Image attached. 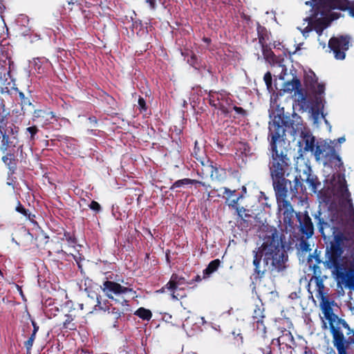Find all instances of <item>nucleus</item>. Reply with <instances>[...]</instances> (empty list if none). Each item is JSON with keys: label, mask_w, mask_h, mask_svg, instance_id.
Returning <instances> with one entry per match:
<instances>
[{"label": "nucleus", "mask_w": 354, "mask_h": 354, "mask_svg": "<svg viewBox=\"0 0 354 354\" xmlns=\"http://www.w3.org/2000/svg\"><path fill=\"white\" fill-rule=\"evenodd\" d=\"M8 62H9V70H10L11 64H13V62H11L10 59L8 60ZM4 74H6V75H9L10 71H7L6 69L3 66H1L0 67V77L3 76Z\"/></svg>", "instance_id": "e2e57ef3"}, {"label": "nucleus", "mask_w": 354, "mask_h": 354, "mask_svg": "<svg viewBox=\"0 0 354 354\" xmlns=\"http://www.w3.org/2000/svg\"><path fill=\"white\" fill-rule=\"evenodd\" d=\"M136 316L139 317L143 320L149 321L152 317V313L150 310L146 309L143 307L139 308L134 313Z\"/></svg>", "instance_id": "72a5a7b5"}, {"label": "nucleus", "mask_w": 354, "mask_h": 354, "mask_svg": "<svg viewBox=\"0 0 354 354\" xmlns=\"http://www.w3.org/2000/svg\"><path fill=\"white\" fill-rule=\"evenodd\" d=\"M145 2L149 4V8L152 10L156 9V0H145Z\"/></svg>", "instance_id": "338daca9"}, {"label": "nucleus", "mask_w": 354, "mask_h": 354, "mask_svg": "<svg viewBox=\"0 0 354 354\" xmlns=\"http://www.w3.org/2000/svg\"><path fill=\"white\" fill-rule=\"evenodd\" d=\"M279 126V129L283 131L281 136L279 139V142L288 143L286 141V131H290L291 135L295 136L300 134L306 130L301 117L297 113H294L291 117L278 115L274 116L272 122L269 123L268 138L271 139L270 129L274 126Z\"/></svg>", "instance_id": "20e7f679"}, {"label": "nucleus", "mask_w": 354, "mask_h": 354, "mask_svg": "<svg viewBox=\"0 0 354 354\" xmlns=\"http://www.w3.org/2000/svg\"><path fill=\"white\" fill-rule=\"evenodd\" d=\"M299 248L301 251L306 252H310L311 250L310 243L303 239H301L299 243Z\"/></svg>", "instance_id": "3c124183"}, {"label": "nucleus", "mask_w": 354, "mask_h": 354, "mask_svg": "<svg viewBox=\"0 0 354 354\" xmlns=\"http://www.w3.org/2000/svg\"><path fill=\"white\" fill-rule=\"evenodd\" d=\"M309 172L306 174V178L305 179L306 183L308 185L311 191L313 193H316L319 188L321 186V182L319 180L317 176L310 173V169H309Z\"/></svg>", "instance_id": "b1692460"}, {"label": "nucleus", "mask_w": 354, "mask_h": 354, "mask_svg": "<svg viewBox=\"0 0 354 354\" xmlns=\"http://www.w3.org/2000/svg\"><path fill=\"white\" fill-rule=\"evenodd\" d=\"M316 160L324 158V165L340 171H345L343 161L334 146L324 141L318 142L314 153Z\"/></svg>", "instance_id": "39448f33"}, {"label": "nucleus", "mask_w": 354, "mask_h": 354, "mask_svg": "<svg viewBox=\"0 0 354 354\" xmlns=\"http://www.w3.org/2000/svg\"><path fill=\"white\" fill-rule=\"evenodd\" d=\"M282 236L273 227H267L263 232V243L257 251L253 250L255 279L263 278L266 271L279 272L285 269L288 254Z\"/></svg>", "instance_id": "f03ea898"}, {"label": "nucleus", "mask_w": 354, "mask_h": 354, "mask_svg": "<svg viewBox=\"0 0 354 354\" xmlns=\"http://www.w3.org/2000/svg\"><path fill=\"white\" fill-rule=\"evenodd\" d=\"M32 324L33 326V330H32V334H35L36 335V333H37V331L39 330V326L37 324V323L34 320H32Z\"/></svg>", "instance_id": "774afa93"}, {"label": "nucleus", "mask_w": 354, "mask_h": 354, "mask_svg": "<svg viewBox=\"0 0 354 354\" xmlns=\"http://www.w3.org/2000/svg\"><path fill=\"white\" fill-rule=\"evenodd\" d=\"M325 91V85L324 84H318L315 92L316 93V95H322L324 93Z\"/></svg>", "instance_id": "680f3d73"}, {"label": "nucleus", "mask_w": 354, "mask_h": 354, "mask_svg": "<svg viewBox=\"0 0 354 354\" xmlns=\"http://www.w3.org/2000/svg\"><path fill=\"white\" fill-rule=\"evenodd\" d=\"M337 324L338 325H341L343 328H344L345 329H347L348 330V332L347 333V335H349L351 333L353 334V333L354 331H353L351 328H350V326L349 325L347 324V322L343 319H341V318H337Z\"/></svg>", "instance_id": "5fc2aeb1"}, {"label": "nucleus", "mask_w": 354, "mask_h": 354, "mask_svg": "<svg viewBox=\"0 0 354 354\" xmlns=\"http://www.w3.org/2000/svg\"><path fill=\"white\" fill-rule=\"evenodd\" d=\"M168 285H169V281L164 286H162L160 290H157V292L165 293V292L169 291L171 294V290H173L174 288H170Z\"/></svg>", "instance_id": "69168bd1"}, {"label": "nucleus", "mask_w": 354, "mask_h": 354, "mask_svg": "<svg viewBox=\"0 0 354 354\" xmlns=\"http://www.w3.org/2000/svg\"><path fill=\"white\" fill-rule=\"evenodd\" d=\"M263 55L266 59H272L274 57V54L273 51L271 50L270 47L268 46V44H266V46H261Z\"/></svg>", "instance_id": "c03bdc74"}, {"label": "nucleus", "mask_w": 354, "mask_h": 354, "mask_svg": "<svg viewBox=\"0 0 354 354\" xmlns=\"http://www.w3.org/2000/svg\"><path fill=\"white\" fill-rule=\"evenodd\" d=\"M308 22V26L305 27L301 32L304 37H308L309 33L313 30V17H308L305 19Z\"/></svg>", "instance_id": "a19ab883"}, {"label": "nucleus", "mask_w": 354, "mask_h": 354, "mask_svg": "<svg viewBox=\"0 0 354 354\" xmlns=\"http://www.w3.org/2000/svg\"><path fill=\"white\" fill-rule=\"evenodd\" d=\"M330 333L333 335V345L337 348L338 354H348L347 348L351 344H354V332L346 339L340 328L331 324Z\"/></svg>", "instance_id": "6e6552de"}, {"label": "nucleus", "mask_w": 354, "mask_h": 354, "mask_svg": "<svg viewBox=\"0 0 354 354\" xmlns=\"http://www.w3.org/2000/svg\"><path fill=\"white\" fill-rule=\"evenodd\" d=\"M7 81L6 75L4 74L3 76L0 77V93H9V89L8 87L4 86L5 82Z\"/></svg>", "instance_id": "603ef678"}, {"label": "nucleus", "mask_w": 354, "mask_h": 354, "mask_svg": "<svg viewBox=\"0 0 354 354\" xmlns=\"http://www.w3.org/2000/svg\"><path fill=\"white\" fill-rule=\"evenodd\" d=\"M323 101L324 100L322 95H315L314 104L312 106V112L315 118H317L320 113L322 114V118H324V115L322 111L324 109Z\"/></svg>", "instance_id": "393cba45"}, {"label": "nucleus", "mask_w": 354, "mask_h": 354, "mask_svg": "<svg viewBox=\"0 0 354 354\" xmlns=\"http://www.w3.org/2000/svg\"><path fill=\"white\" fill-rule=\"evenodd\" d=\"M62 239L66 240L68 244L73 247H74L77 243V239L74 233H71L70 232L65 231L64 233V237Z\"/></svg>", "instance_id": "58836bf2"}, {"label": "nucleus", "mask_w": 354, "mask_h": 354, "mask_svg": "<svg viewBox=\"0 0 354 354\" xmlns=\"http://www.w3.org/2000/svg\"><path fill=\"white\" fill-rule=\"evenodd\" d=\"M295 214H296V217L299 223V230L301 233L305 235L306 239H309L314 234V225L308 212H306L303 216L300 215V213H295L294 212L293 217L295 216ZM284 224L286 225V227H289L290 230H293L295 228L294 223L292 227H290L286 223H284Z\"/></svg>", "instance_id": "9d476101"}, {"label": "nucleus", "mask_w": 354, "mask_h": 354, "mask_svg": "<svg viewBox=\"0 0 354 354\" xmlns=\"http://www.w3.org/2000/svg\"><path fill=\"white\" fill-rule=\"evenodd\" d=\"M220 265L221 261L218 259L211 261L207 268L203 270V278H207L216 272L218 269Z\"/></svg>", "instance_id": "cd10ccee"}, {"label": "nucleus", "mask_w": 354, "mask_h": 354, "mask_svg": "<svg viewBox=\"0 0 354 354\" xmlns=\"http://www.w3.org/2000/svg\"><path fill=\"white\" fill-rule=\"evenodd\" d=\"M241 197H242L241 195L232 196L230 198V200L228 201L227 205L230 206V207H233V208L236 207L238 202H239V201L240 200V198Z\"/></svg>", "instance_id": "4d7b16f0"}, {"label": "nucleus", "mask_w": 354, "mask_h": 354, "mask_svg": "<svg viewBox=\"0 0 354 354\" xmlns=\"http://www.w3.org/2000/svg\"><path fill=\"white\" fill-rule=\"evenodd\" d=\"M190 185H201L203 187H205L206 188L209 187V185H207L205 183L195 180V179H190Z\"/></svg>", "instance_id": "0e129e2a"}, {"label": "nucleus", "mask_w": 354, "mask_h": 354, "mask_svg": "<svg viewBox=\"0 0 354 354\" xmlns=\"http://www.w3.org/2000/svg\"><path fill=\"white\" fill-rule=\"evenodd\" d=\"M264 317L265 316L263 315V309L258 306H256L252 315V322L263 319Z\"/></svg>", "instance_id": "79ce46f5"}, {"label": "nucleus", "mask_w": 354, "mask_h": 354, "mask_svg": "<svg viewBox=\"0 0 354 354\" xmlns=\"http://www.w3.org/2000/svg\"><path fill=\"white\" fill-rule=\"evenodd\" d=\"M264 82L267 86L268 88H270L272 86V75L270 72H267L263 77Z\"/></svg>", "instance_id": "bf43d9fd"}, {"label": "nucleus", "mask_w": 354, "mask_h": 354, "mask_svg": "<svg viewBox=\"0 0 354 354\" xmlns=\"http://www.w3.org/2000/svg\"><path fill=\"white\" fill-rule=\"evenodd\" d=\"M337 191L342 195H344L345 194H346L348 192V188H347V185H346V180L344 178H343L342 180H339L338 181Z\"/></svg>", "instance_id": "49530a36"}, {"label": "nucleus", "mask_w": 354, "mask_h": 354, "mask_svg": "<svg viewBox=\"0 0 354 354\" xmlns=\"http://www.w3.org/2000/svg\"><path fill=\"white\" fill-rule=\"evenodd\" d=\"M15 210L24 215L26 218H28L30 221L33 222L34 218L35 217V214H32L29 212L28 209H26L24 205L20 203V201H17V205L15 207Z\"/></svg>", "instance_id": "473e14b6"}, {"label": "nucleus", "mask_w": 354, "mask_h": 354, "mask_svg": "<svg viewBox=\"0 0 354 354\" xmlns=\"http://www.w3.org/2000/svg\"><path fill=\"white\" fill-rule=\"evenodd\" d=\"M350 37L347 35L333 37L329 39L328 47L333 52L337 59L342 60L346 57L345 52L348 49Z\"/></svg>", "instance_id": "1a4fd4ad"}, {"label": "nucleus", "mask_w": 354, "mask_h": 354, "mask_svg": "<svg viewBox=\"0 0 354 354\" xmlns=\"http://www.w3.org/2000/svg\"><path fill=\"white\" fill-rule=\"evenodd\" d=\"M280 133H283V131L279 129V126H274L270 129L268 166L278 209L283 215V223L292 227L294 209L290 201L287 200L288 188L292 198L297 196L299 187L302 193L306 190V187L297 176L294 179V187H292L291 181L287 178L292 169L290 158L291 149L289 142L288 143L279 142L282 135Z\"/></svg>", "instance_id": "f257e3e1"}, {"label": "nucleus", "mask_w": 354, "mask_h": 354, "mask_svg": "<svg viewBox=\"0 0 354 354\" xmlns=\"http://www.w3.org/2000/svg\"><path fill=\"white\" fill-rule=\"evenodd\" d=\"M354 8V3H351L348 0H329L320 10L323 11H330L331 10L339 9L341 10H348L349 14L353 17L351 10Z\"/></svg>", "instance_id": "4468645a"}, {"label": "nucleus", "mask_w": 354, "mask_h": 354, "mask_svg": "<svg viewBox=\"0 0 354 354\" xmlns=\"http://www.w3.org/2000/svg\"><path fill=\"white\" fill-rule=\"evenodd\" d=\"M313 216L321 236L324 240H326V236L324 233V230L330 227V224L326 221V215L319 210L313 215Z\"/></svg>", "instance_id": "a211bd4d"}, {"label": "nucleus", "mask_w": 354, "mask_h": 354, "mask_svg": "<svg viewBox=\"0 0 354 354\" xmlns=\"http://www.w3.org/2000/svg\"><path fill=\"white\" fill-rule=\"evenodd\" d=\"M19 128L13 123L8 127L0 129V151L5 153L7 151H12L15 147L22 151L23 145H19Z\"/></svg>", "instance_id": "423d86ee"}, {"label": "nucleus", "mask_w": 354, "mask_h": 354, "mask_svg": "<svg viewBox=\"0 0 354 354\" xmlns=\"http://www.w3.org/2000/svg\"><path fill=\"white\" fill-rule=\"evenodd\" d=\"M328 25V22L324 19H314L313 17V29L317 32L318 37L322 35L324 30L326 28Z\"/></svg>", "instance_id": "bb28decb"}, {"label": "nucleus", "mask_w": 354, "mask_h": 354, "mask_svg": "<svg viewBox=\"0 0 354 354\" xmlns=\"http://www.w3.org/2000/svg\"><path fill=\"white\" fill-rule=\"evenodd\" d=\"M298 95L297 101L301 104V105H305L307 103V95L306 92L304 89L301 87H299L298 89L295 91V95Z\"/></svg>", "instance_id": "4c0bfd02"}, {"label": "nucleus", "mask_w": 354, "mask_h": 354, "mask_svg": "<svg viewBox=\"0 0 354 354\" xmlns=\"http://www.w3.org/2000/svg\"><path fill=\"white\" fill-rule=\"evenodd\" d=\"M317 290L320 296L324 295V285L322 279L319 277H315Z\"/></svg>", "instance_id": "09e8293b"}, {"label": "nucleus", "mask_w": 354, "mask_h": 354, "mask_svg": "<svg viewBox=\"0 0 354 354\" xmlns=\"http://www.w3.org/2000/svg\"><path fill=\"white\" fill-rule=\"evenodd\" d=\"M171 298L174 300H180L186 297L187 294L185 292V288L180 287L171 290Z\"/></svg>", "instance_id": "f704fd0d"}, {"label": "nucleus", "mask_w": 354, "mask_h": 354, "mask_svg": "<svg viewBox=\"0 0 354 354\" xmlns=\"http://www.w3.org/2000/svg\"><path fill=\"white\" fill-rule=\"evenodd\" d=\"M102 289L109 299L115 301H117V299L113 298V295H120L132 291V289L130 288L122 286L117 282L109 280H106L103 283Z\"/></svg>", "instance_id": "9b49d317"}, {"label": "nucleus", "mask_w": 354, "mask_h": 354, "mask_svg": "<svg viewBox=\"0 0 354 354\" xmlns=\"http://www.w3.org/2000/svg\"><path fill=\"white\" fill-rule=\"evenodd\" d=\"M256 324L257 331L261 334V339L263 342H266V338L265 333L266 332V327L263 323V319L253 322V324Z\"/></svg>", "instance_id": "c9c22d12"}, {"label": "nucleus", "mask_w": 354, "mask_h": 354, "mask_svg": "<svg viewBox=\"0 0 354 354\" xmlns=\"http://www.w3.org/2000/svg\"><path fill=\"white\" fill-rule=\"evenodd\" d=\"M66 319L62 324V329L67 332L68 330H75L77 324L74 322L75 316L71 314H66Z\"/></svg>", "instance_id": "c85d7f7f"}, {"label": "nucleus", "mask_w": 354, "mask_h": 354, "mask_svg": "<svg viewBox=\"0 0 354 354\" xmlns=\"http://www.w3.org/2000/svg\"><path fill=\"white\" fill-rule=\"evenodd\" d=\"M190 185V178H183L178 180L174 182L170 187V190H174L175 188L183 187L185 185Z\"/></svg>", "instance_id": "a18cd8bd"}, {"label": "nucleus", "mask_w": 354, "mask_h": 354, "mask_svg": "<svg viewBox=\"0 0 354 354\" xmlns=\"http://www.w3.org/2000/svg\"><path fill=\"white\" fill-rule=\"evenodd\" d=\"M210 174V177L213 180L223 181L227 177L226 169L222 167L218 163L214 162L209 160V162L205 164V166H203L202 172L204 170Z\"/></svg>", "instance_id": "f8f14e48"}, {"label": "nucleus", "mask_w": 354, "mask_h": 354, "mask_svg": "<svg viewBox=\"0 0 354 354\" xmlns=\"http://www.w3.org/2000/svg\"><path fill=\"white\" fill-rule=\"evenodd\" d=\"M35 337L36 335L35 334H31L29 338L24 342V346L26 347L27 352H29L31 350Z\"/></svg>", "instance_id": "864d4df0"}, {"label": "nucleus", "mask_w": 354, "mask_h": 354, "mask_svg": "<svg viewBox=\"0 0 354 354\" xmlns=\"http://www.w3.org/2000/svg\"><path fill=\"white\" fill-rule=\"evenodd\" d=\"M299 135L303 138L305 144L304 150L306 151H315V138L310 131L305 130Z\"/></svg>", "instance_id": "6ab92c4d"}, {"label": "nucleus", "mask_w": 354, "mask_h": 354, "mask_svg": "<svg viewBox=\"0 0 354 354\" xmlns=\"http://www.w3.org/2000/svg\"><path fill=\"white\" fill-rule=\"evenodd\" d=\"M232 110H234L236 113V114L242 117H245L247 115V111L242 107L236 106L233 104L232 106H231V111Z\"/></svg>", "instance_id": "6e6d98bb"}, {"label": "nucleus", "mask_w": 354, "mask_h": 354, "mask_svg": "<svg viewBox=\"0 0 354 354\" xmlns=\"http://www.w3.org/2000/svg\"><path fill=\"white\" fill-rule=\"evenodd\" d=\"M257 32L258 35L259 43L261 46H266L267 41L269 40V32L267 28L261 26L259 22L257 23Z\"/></svg>", "instance_id": "a878e982"}, {"label": "nucleus", "mask_w": 354, "mask_h": 354, "mask_svg": "<svg viewBox=\"0 0 354 354\" xmlns=\"http://www.w3.org/2000/svg\"><path fill=\"white\" fill-rule=\"evenodd\" d=\"M88 207L95 213H99L102 210L101 205L95 201H92L91 203L88 205Z\"/></svg>", "instance_id": "13d9d810"}, {"label": "nucleus", "mask_w": 354, "mask_h": 354, "mask_svg": "<svg viewBox=\"0 0 354 354\" xmlns=\"http://www.w3.org/2000/svg\"><path fill=\"white\" fill-rule=\"evenodd\" d=\"M39 132V129L37 126L34 125L32 127H27L26 129V133L29 136V139L30 141H35L37 133Z\"/></svg>", "instance_id": "37998d69"}, {"label": "nucleus", "mask_w": 354, "mask_h": 354, "mask_svg": "<svg viewBox=\"0 0 354 354\" xmlns=\"http://www.w3.org/2000/svg\"><path fill=\"white\" fill-rule=\"evenodd\" d=\"M187 62L192 66H195L197 63V57L194 53H191L189 57L187 59Z\"/></svg>", "instance_id": "052dcab7"}, {"label": "nucleus", "mask_w": 354, "mask_h": 354, "mask_svg": "<svg viewBox=\"0 0 354 354\" xmlns=\"http://www.w3.org/2000/svg\"><path fill=\"white\" fill-rule=\"evenodd\" d=\"M320 306L325 318L329 322V327L331 330V324H333V322L335 321V318H337V316L333 312L331 302L324 295L321 296Z\"/></svg>", "instance_id": "2eb2a0df"}, {"label": "nucleus", "mask_w": 354, "mask_h": 354, "mask_svg": "<svg viewBox=\"0 0 354 354\" xmlns=\"http://www.w3.org/2000/svg\"><path fill=\"white\" fill-rule=\"evenodd\" d=\"M19 97L21 100V111H23V113L25 114L26 107L30 106H33V105L30 99L26 97L23 92H19Z\"/></svg>", "instance_id": "e433bc0d"}, {"label": "nucleus", "mask_w": 354, "mask_h": 354, "mask_svg": "<svg viewBox=\"0 0 354 354\" xmlns=\"http://www.w3.org/2000/svg\"><path fill=\"white\" fill-rule=\"evenodd\" d=\"M6 154L2 156L1 160L7 166L8 171V174L9 178H11L12 182L8 183V185H12L16 182V177H12L16 173L17 169V163L19 160L14 153L12 151H7Z\"/></svg>", "instance_id": "ddd939ff"}, {"label": "nucleus", "mask_w": 354, "mask_h": 354, "mask_svg": "<svg viewBox=\"0 0 354 354\" xmlns=\"http://www.w3.org/2000/svg\"><path fill=\"white\" fill-rule=\"evenodd\" d=\"M192 284V281H188L184 277L180 276L176 273H173L169 281V287L170 288H180L184 285L190 286Z\"/></svg>", "instance_id": "412c9836"}, {"label": "nucleus", "mask_w": 354, "mask_h": 354, "mask_svg": "<svg viewBox=\"0 0 354 354\" xmlns=\"http://www.w3.org/2000/svg\"><path fill=\"white\" fill-rule=\"evenodd\" d=\"M10 115V113L6 108L4 101L2 100L0 102V129H4L10 124L8 122Z\"/></svg>", "instance_id": "5701e85b"}, {"label": "nucleus", "mask_w": 354, "mask_h": 354, "mask_svg": "<svg viewBox=\"0 0 354 354\" xmlns=\"http://www.w3.org/2000/svg\"><path fill=\"white\" fill-rule=\"evenodd\" d=\"M221 95V92L215 91L212 90L209 91L208 93V102L212 106L214 107L215 109L218 104Z\"/></svg>", "instance_id": "2f4dec72"}, {"label": "nucleus", "mask_w": 354, "mask_h": 354, "mask_svg": "<svg viewBox=\"0 0 354 354\" xmlns=\"http://www.w3.org/2000/svg\"><path fill=\"white\" fill-rule=\"evenodd\" d=\"M192 155L196 159V160L201 163L203 166H205V164L209 162V159L206 156L205 151L198 146L197 141L195 142L194 147Z\"/></svg>", "instance_id": "4be33fe9"}, {"label": "nucleus", "mask_w": 354, "mask_h": 354, "mask_svg": "<svg viewBox=\"0 0 354 354\" xmlns=\"http://www.w3.org/2000/svg\"><path fill=\"white\" fill-rule=\"evenodd\" d=\"M279 346L285 345L288 348H291L292 345L295 344V339L290 331L284 329L281 331V335L277 339Z\"/></svg>", "instance_id": "aec40b11"}, {"label": "nucleus", "mask_w": 354, "mask_h": 354, "mask_svg": "<svg viewBox=\"0 0 354 354\" xmlns=\"http://www.w3.org/2000/svg\"><path fill=\"white\" fill-rule=\"evenodd\" d=\"M33 120L41 122L42 125H47L52 122V120L55 118L53 111L42 109H36L33 112Z\"/></svg>", "instance_id": "f3484780"}, {"label": "nucleus", "mask_w": 354, "mask_h": 354, "mask_svg": "<svg viewBox=\"0 0 354 354\" xmlns=\"http://www.w3.org/2000/svg\"><path fill=\"white\" fill-rule=\"evenodd\" d=\"M329 0H310L306 2V4L313 8H315L316 10H319L321 8L324 6Z\"/></svg>", "instance_id": "ea45409f"}, {"label": "nucleus", "mask_w": 354, "mask_h": 354, "mask_svg": "<svg viewBox=\"0 0 354 354\" xmlns=\"http://www.w3.org/2000/svg\"><path fill=\"white\" fill-rule=\"evenodd\" d=\"M263 342L264 344L261 340L258 342L257 354H273L269 339Z\"/></svg>", "instance_id": "7c9ffc66"}, {"label": "nucleus", "mask_w": 354, "mask_h": 354, "mask_svg": "<svg viewBox=\"0 0 354 354\" xmlns=\"http://www.w3.org/2000/svg\"><path fill=\"white\" fill-rule=\"evenodd\" d=\"M301 82L297 77H293L291 81H288L284 83L283 84V91L285 92H289L291 93L293 91L295 92L297 89L299 88V87H301Z\"/></svg>", "instance_id": "c756f323"}, {"label": "nucleus", "mask_w": 354, "mask_h": 354, "mask_svg": "<svg viewBox=\"0 0 354 354\" xmlns=\"http://www.w3.org/2000/svg\"><path fill=\"white\" fill-rule=\"evenodd\" d=\"M234 100L230 97V93L222 91L218 104L216 109H219L223 114L227 115L231 113V106L233 105Z\"/></svg>", "instance_id": "dca6fc26"}, {"label": "nucleus", "mask_w": 354, "mask_h": 354, "mask_svg": "<svg viewBox=\"0 0 354 354\" xmlns=\"http://www.w3.org/2000/svg\"><path fill=\"white\" fill-rule=\"evenodd\" d=\"M348 241V239L343 232L333 227L331 236L325 242L323 263L326 269L331 271L338 282L354 288V270L347 268L344 257Z\"/></svg>", "instance_id": "7ed1b4c3"}, {"label": "nucleus", "mask_w": 354, "mask_h": 354, "mask_svg": "<svg viewBox=\"0 0 354 354\" xmlns=\"http://www.w3.org/2000/svg\"><path fill=\"white\" fill-rule=\"evenodd\" d=\"M222 189L224 190L223 198L226 199L225 203L227 204L230 198L235 196L236 190H231L227 187H223Z\"/></svg>", "instance_id": "de8ad7c7"}, {"label": "nucleus", "mask_w": 354, "mask_h": 354, "mask_svg": "<svg viewBox=\"0 0 354 354\" xmlns=\"http://www.w3.org/2000/svg\"><path fill=\"white\" fill-rule=\"evenodd\" d=\"M138 104V109L140 113H145L147 111L148 106L147 105L145 100L142 97H139Z\"/></svg>", "instance_id": "8fccbe9b"}, {"label": "nucleus", "mask_w": 354, "mask_h": 354, "mask_svg": "<svg viewBox=\"0 0 354 354\" xmlns=\"http://www.w3.org/2000/svg\"><path fill=\"white\" fill-rule=\"evenodd\" d=\"M94 310H103L105 313V321L113 328L118 327V319L121 317L122 315L124 314L122 310L113 306L111 304H109L108 301L102 304L99 300L98 297H97L96 304L94 306Z\"/></svg>", "instance_id": "0eeeda50"}]
</instances>
